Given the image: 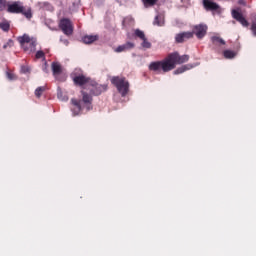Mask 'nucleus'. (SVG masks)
<instances>
[{
  "label": "nucleus",
  "mask_w": 256,
  "mask_h": 256,
  "mask_svg": "<svg viewBox=\"0 0 256 256\" xmlns=\"http://www.w3.org/2000/svg\"><path fill=\"white\" fill-rule=\"evenodd\" d=\"M112 85L116 87L118 93H120L121 97H127L129 94V81H127V78L120 77V76H113L110 79Z\"/></svg>",
  "instance_id": "nucleus-1"
},
{
  "label": "nucleus",
  "mask_w": 256,
  "mask_h": 256,
  "mask_svg": "<svg viewBox=\"0 0 256 256\" xmlns=\"http://www.w3.org/2000/svg\"><path fill=\"white\" fill-rule=\"evenodd\" d=\"M8 13H16L21 14L26 17V19H32L33 17V10H31V7L25 8L23 6V3L16 1L12 4H8L7 8Z\"/></svg>",
  "instance_id": "nucleus-2"
},
{
  "label": "nucleus",
  "mask_w": 256,
  "mask_h": 256,
  "mask_svg": "<svg viewBox=\"0 0 256 256\" xmlns=\"http://www.w3.org/2000/svg\"><path fill=\"white\" fill-rule=\"evenodd\" d=\"M149 71H153L154 73H169V71H173V66L169 62L168 56L162 61H154L151 62L148 66Z\"/></svg>",
  "instance_id": "nucleus-3"
},
{
  "label": "nucleus",
  "mask_w": 256,
  "mask_h": 256,
  "mask_svg": "<svg viewBox=\"0 0 256 256\" xmlns=\"http://www.w3.org/2000/svg\"><path fill=\"white\" fill-rule=\"evenodd\" d=\"M17 40L26 53H33L35 47H37V40L35 38H30L28 34L18 37Z\"/></svg>",
  "instance_id": "nucleus-4"
},
{
  "label": "nucleus",
  "mask_w": 256,
  "mask_h": 256,
  "mask_svg": "<svg viewBox=\"0 0 256 256\" xmlns=\"http://www.w3.org/2000/svg\"><path fill=\"white\" fill-rule=\"evenodd\" d=\"M168 61L170 65H172V70L177 67V65H183V63H187L189 61V55H179V52H174L168 54Z\"/></svg>",
  "instance_id": "nucleus-5"
},
{
  "label": "nucleus",
  "mask_w": 256,
  "mask_h": 256,
  "mask_svg": "<svg viewBox=\"0 0 256 256\" xmlns=\"http://www.w3.org/2000/svg\"><path fill=\"white\" fill-rule=\"evenodd\" d=\"M107 84H99L97 83V81H95L94 79H92V81L90 82L88 88V91H90L91 95H94L95 97H99V95H101V93H105V91H107Z\"/></svg>",
  "instance_id": "nucleus-6"
},
{
  "label": "nucleus",
  "mask_w": 256,
  "mask_h": 256,
  "mask_svg": "<svg viewBox=\"0 0 256 256\" xmlns=\"http://www.w3.org/2000/svg\"><path fill=\"white\" fill-rule=\"evenodd\" d=\"M91 81H93L91 77H87L83 74H79L73 77L74 85H77L78 87H83V89H87L88 86L91 84Z\"/></svg>",
  "instance_id": "nucleus-7"
},
{
  "label": "nucleus",
  "mask_w": 256,
  "mask_h": 256,
  "mask_svg": "<svg viewBox=\"0 0 256 256\" xmlns=\"http://www.w3.org/2000/svg\"><path fill=\"white\" fill-rule=\"evenodd\" d=\"M59 27L63 31L64 35H73V23L69 18H63L60 20Z\"/></svg>",
  "instance_id": "nucleus-8"
},
{
  "label": "nucleus",
  "mask_w": 256,
  "mask_h": 256,
  "mask_svg": "<svg viewBox=\"0 0 256 256\" xmlns=\"http://www.w3.org/2000/svg\"><path fill=\"white\" fill-rule=\"evenodd\" d=\"M207 29H208L207 25L198 24L193 27V31L191 33H193V36L195 35L197 39H203V37L207 35Z\"/></svg>",
  "instance_id": "nucleus-9"
},
{
  "label": "nucleus",
  "mask_w": 256,
  "mask_h": 256,
  "mask_svg": "<svg viewBox=\"0 0 256 256\" xmlns=\"http://www.w3.org/2000/svg\"><path fill=\"white\" fill-rule=\"evenodd\" d=\"M231 15H232L233 19L238 21V23L242 27H249V21H247V19H245V16H243V13L239 12V10L233 9L231 12Z\"/></svg>",
  "instance_id": "nucleus-10"
},
{
  "label": "nucleus",
  "mask_w": 256,
  "mask_h": 256,
  "mask_svg": "<svg viewBox=\"0 0 256 256\" xmlns=\"http://www.w3.org/2000/svg\"><path fill=\"white\" fill-rule=\"evenodd\" d=\"M81 95H82V103H84L85 107L87 108L88 111H90V109H93V96L87 92H85V90L81 91Z\"/></svg>",
  "instance_id": "nucleus-11"
},
{
  "label": "nucleus",
  "mask_w": 256,
  "mask_h": 256,
  "mask_svg": "<svg viewBox=\"0 0 256 256\" xmlns=\"http://www.w3.org/2000/svg\"><path fill=\"white\" fill-rule=\"evenodd\" d=\"M203 7L206 11H218L221 9L219 4L213 2L212 0H203Z\"/></svg>",
  "instance_id": "nucleus-12"
},
{
  "label": "nucleus",
  "mask_w": 256,
  "mask_h": 256,
  "mask_svg": "<svg viewBox=\"0 0 256 256\" xmlns=\"http://www.w3.org/2000/svg\"><path fill=\"white\" fill-rule=\"evenodd\" d=\"M187 39H193V33L182 32V33L176 34L175 36L176 43H184V41H187Z\"/></svg>",
  "instance_id": "nucleus-13"
},
{
  "label": "nucleus",
  "mask_w": 256,
  "mask_h": 256,
  "mask_svg": "<svg viewBox=\"0 0 256 256\" xmlns=\"http://www.w3.org/2000/svg\"><path fill=\"white\" fill-rule=\"evenodd\" d=\"M135 48V43L132 42H126L123 45H120L116 48V53H123V51H130V49Z\"/></svg>",
  "instance_id": "nucleus-14"
},
{
  "label": "nucleus",
  "mask_w": 256,
  "mask_h": 256,
  "mask_svg": "<svg viewBox=\"0 0 256 256\" xmlns=\"http://www.w3.org/2000/svg\"><path fill=\"white\" fill-rule=\"evenodd\" d=\"M51 67L53 76L55 77V79H59V75L63 73V68H61V64H59L58 62H53Z\"/></svg>",
  "instance_id": "nucleus-15"
},
{
  "label": "nucleus",
  "mask_w": 256,
  "mask_h": 256,
  "mask_svg": "<svg viewBox=\"0 0 256 256\" xmlns=\"http://www.w3.org/2000/svg\"><path fill=\"white\" fill-rule=\"evenodd\" d=\"M71 103L74 106V108H72L73 115H79V113H81V101L73 98Z\"/></svg>",
  "instance_id": "nucleus-16"
},
{
  "label": "nucleus",
  "mask_w": 256,
  "mask_h": 256,
  "mask_svg": "<svg viewBox=\"0 0 256 256\" xmlns=\"http://www.w3.org/2000/svg\"><path fill=\"white\" fill-rule=\"evenodd\" d=\"M82 41L86 45H91V43H95V41H99V35H86L82 38Z\"/></svg>",
  "instance_id": "nucleus-17"
},
{
  "label": "nucleus",
  "mask_w": 256,
  "mask_h": 256,
  "mask_svg": "<svg viewBox=\"0 0 256 256\" xmlns=\"http://www.w3.org/2000/svg\"><path fill=\"white\" fill-rule=\"evenodd\" d=\"M190 69H193L192 64L182 65L174 71V75H181V73H185V71H189Z\"/></svg>",
  "instance_id": "nucleus-18"
},
{
  "label": "nucleus",
  "mask_w": 256,
  "mask_h": 256,
  "mask_svg": "<svg viewBox=\"0 0 256 256\" xmlns=\"http://www.w3.org/2000/svg\"><path fill=\"white\" fill-rule=\"evenodd\" d=\"M37 5L43 11H53V6L49 2H38Z\"/></svg>",
  "instance_id": "nucleus-19"
},
{
  "label": "nucleus",
  "mask_w": 256,
  "mask_h": 256,
  "mask_svg": "<svg viewBox=\"0 0 256 256\" xmlns=\"http://www.w3.org/2000/svg\"><path fill=\"white\" fill-rule=\"evenodd\" d=\"M223 55L225 59H235V57L237 56V53L233 50H225L223 52Z\"/></svg>",
  "instance_id": "nucleus-20"
},
{
  "label": "nucleus",
  "mask_w": 256,
  "mask_h": 256,
  "mask_svg": "<svg viewBox=\"0 0 256 256\" xmlns=\"http://www.w3.org/2000/svg\"><path fill=\"white\" fill-rule=\"evenodd\" d=\"M211 41H212L213 45H225V40H223V38L218 37V36H213L211 38Z\"/></svg>",
  "instance_id": "nucleus-21"
},
{
  "label": "nucleus",
  "mask_w": 256,
  "mask_h": 256,
  "mask_svg": "<svg viewBox=\"0 0 256 256\" xmlns=\"http://www.w3.org/2000/svg\"><path fill=\"white\" fill-rule=\"evenodd\" d=\"M45 91H47V86H40L36 88L35 90L36 97L39 99V97H41L43 93H45Z\"/></svg>",
  "instance_id": "nucleus-22"
},
{
  "label": "nucleus",
  "mask_w": 256,
  "mask_h": 256,
  "mask_svg": "<svg viewBox=\"0 0 256 256\" xmlns=\"http://www.w3.org/2000/svg\"><path fill=\"white\" fill-rule=\"evenodd\" d=\"M153 23L154 25H158V27H163L165 20L161 17V15H157Z\"/></svg>",
  "instance_id": "nucleus-23"
},
{
  "label": "nucleus",
  "mask_w": 256,
  "mask_h": 256,
  "mask_svg": "<svg viewBox=\"0 0 256 256\" xmlns=\"http://www.w3.org/2000/svg\"><path fill=\"white\" fill-rule=\"evenodd\" d=\"M0 29H2V31H5L7 33V31L11 29V24H9V21L4 20L3 22L0 23Z\"/></svg>",
  "instance_id": "nucleus-24"
},
{
  "label": "nucleus",
  "mask_w": 256,
  "mask_h": 256,
  "mask_svg": "<svg viewBox=\"0 0 256 256\" xmlns=\"http://www.w3.org/2000/svg\"><path fill=\"white\" fill-rule=\"evenodd\" d=\"M134 35H135L138 39H140L141 41L146 38L145 32H143V30H140V29H136V30L134 31Z\"/></svg>",
  "instance_id": "nucleus-25"
},
{
  "label": "nucleus",
  "mask_w": 256,
  "mask_h": 256,
  "mask_svg": "<svg viewBox=\"0 0 256 256\" xmlns=\"http://www.w3.org/2000/svg\"><path fill=\"white\" fill-rule=\"evenodd\" d=\"M141 47H143V49H151L152 44L147 40V37L142 39Z\"/></svg>",
  "instance_id": "nucleus-26"
},
{
  "label": "nucleus",
  "mask_w": 256,
  "mask_h": 256,
  "mask_svg": "<svg viewBox=\"0 0 256 256\" xmlns=\"http://www.w3.org/2000/svg\"><path fill=\"white\" fill-rule=\"evenodd\" d=\"M145 7H153L155 3H157V0H142Z\"/></svg>",
  "instance_id": "nucleus-27"
},
{
  "label": "nucleus",
  "mask_w": 256,
  "mask_h": 256,
  "mask_svg": "<svg viewBox=\"0 0 256 256\" xmlns=\"http://www.w3.org/2000/svg\"><path fill=\"white\" fill-rule=\"evenodd\" d=\"M6 77L9 81H17V75L13 74L12 72L7 71Z\"/></svg>",
  "instance_id": "nucleus-28"
},
{
  "label": "nucleus",
  "mask_w": 256,
  "mask_h": 256,
  "mask_svg": "<svg viewBox=\"0 0 256 256\" xmlns=\"http://www.w3.org/2000/svg\"><path fill=\"white\" fill-rule=\"evenodd\" d=\"M57 97H58V99H61V101H68L69 100V97L63 96V91H61V89H58Z\"/></svg>",
  "instance_id": "nucleus-29"
},
{
  "label": "nucleus",
  "mask_w": 256,
  "mask_h": 256,
  "mask_svg": "<svg viewBox=\"0 0 256 256\" xmlns=\"http://www.w3.org/2000/svg\"><path fill=\"white\" fill-rule=\"evenodd\" d=\"M9 7L7 0H0V11H5Z\"/></svg>",
  "instance_id": "nucleus-30"
},
{
  "label": "nucleus",
  "mask_w": 256,
  "mask_h": 256,
  "mask_svg": "<svg viewBox=\"0 0 256 256\" xmlns=\"http://www.w3.org/2000/svg\"><path fill=\"white\" fill-rule=\"evenodd\" d=\"M36 59H45V52L43 51H37L35 55Z\"/></svg>",
  "instance_id": "nucleus-31"
},
{
  "label": "nucleus",
  "mask_w": 256,
  "mask_h": 256,
  "mask_svg": "<svg viewBox=\"0 0 256 256\" xmlns=\"http://www.w3.org/2000/svg\"><path fill=\"white\" fill-rule=\"evenodd\" d=\"M8 47H13V40H8V42L3 45V49H7Z\"/></svg>",
  "instance_id": "nucleus-32"
},
{
  "label": "nucleus",
  "mask_w": 256,
  "mask_h": 256,
  "mask_svg": "<svg viewBox=\"0 0 256 256\" xmlns=\"http://www.w3.org/2000/svg\"><path fill=\"white\" fill-rule=\"evenodd\" d=\"M251 31L254 35V37H256V22H253L251 25Z\"/></svg>",
  "instance_id": "nucleus-33"
},
{
  "label": "nucleus",
  "mask_w": 256,
  "mask_h": 256,
  "mask_svg": "<svg viewBox=\"0 0 256 256\" xmlns=\"http://www.w3.org/2000/svg\"><path fill=\"white\" fill-rule=\"evenodd\" d=\"M42 71H44V73H49V65L47 64V62L44 63Z\"/></svg>",
  "instance_id": "nucleus-34"
},
{
  "label": "nucleus",
  "mask_w": 256,
  "mask_h": 256,
  "mask_svg": "<svg viewBox=\"0 0 256 256\" xmlns=\"http://www.w3.org/2000/svg\"><path fill=\"white\" fill-rule=\"evenodd\" d=\"M251 22L256 23V13L251 14Z\"/></svg>",
  "instance_id": "nucleus-35"
},
{
  "label": "nucleus",
  "mask_w": 256,
  "mask_h": 256,
  "mask_svg": "<svg viewBox=\"0 0 256 256\" xmlns=\"http://www.w3.org/2000/svg\"><path fill=\"white\" fill-rule=\"evenodd\" d=\"M238 3L239 5H245V0H239Z\"/></svg>",
  "instance_id": "nucleus-36"
}]
</instances>
